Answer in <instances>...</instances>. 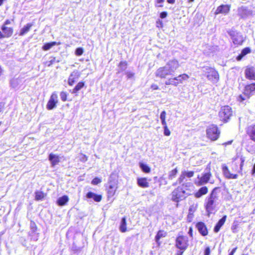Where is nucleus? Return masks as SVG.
Returning a JSON list of instances; mask_svg holds the SVG:
<instances>
[{"mask_svg":"<svg viewBox=\"0 0 255 255\" xmlns=\"http://www.w3.org/2000/svg\"><path fill=\"white\" fill-rule=\"evenodd\" d=\"M189 183H183L175 188L171 193V200L176 203V207L179 206V203L185 200L189 195L190 191Z\"/></svg>","mask_w":255,"mask_h":255,"instance_id":"1","label":"nucleus"},{"mask_svg":"<svg viewBox=\"0 0 255 255\" xmlns=\"http://www.w3.org/2000/svg\"><path fill=\"white\" fill-rule=\"evenodd\" d=\"M166 66L159 67L156 70L155 73L156 77L160 79L166 78L179 67L180 64L177 60L174 59L169 60Z\"/></svg>","mask_w":255,"mask_h":255,"instance_id":"2","label":"nucleus"},{"mask_svg":"<svg viewBox=\"0 0 255 255\" xmlns=\"http://www.w3.org/2000/svg\"><path fill=\"white\" fill-rule=\"evenodd\" d=\"M219 189V187H215L205 200L204 208L208 216H210L211 214L215 213L216 211V200L218 198L217 190Z\"/></svg>","mask_w":255,"mask_h":255,"instance_id":"3","label":"nucleus"},{"mask_svg":"<svg viewBox=\"0 0 255 255\" xmlns=\"http://www.w3.org/2000/svg\"><path fill=\"white\" fill-rule=\"evenodd\" d=\"M189 246V239L186 235H178L175 240V247L178 249L174 255H183Z\"/></svg>","mask_w":255,"mask_h":255,"instance_id":"4","label":"nucleus"},{"mask_svg":"<svg viewBox=\"0 0 255 255\" xmlns=\"http://www.w3.org/2000/svg\"><path fill=\"white\" fill-rule=\"evenodd\" d=\"M221 130L218 127L214 124L209 126L206 129V135L212 141L217 140L220 136Z\"/></svg>","mask_w":255,"mask_h":255,"instance_id":"5","label":"nucleus"},{"mask_svg":"<svg viewBox=\"0 0 255 255\" xmlns=\"http://www.w3.org/2000/svg\"><path fill=\"white\" fill-rule=\"evenodd\" d=\"M219 116L220 121L224 123L228 122L233 116L232 108L229 106L222 107L219 113Z\"/></svg>","mask_w":255,"mask_h":255,"instance_id":"6","label":"nucleus"},{"mask_svg":"<svg viewBox=\"0 0 255 255\" xmlns=\"http://www.w3.org/2000/svg\"><path fill=\"white\" fill-rule=\"evenodd\" d=\"M189 78V76L185 73L179 75L178 76L170 78L166 81V85H173L177 86L179 84H182L183 81L187 80Z\"/></svg>","mask_w":255,"mask_h":255,"instance_id":"7","label":"nucleus"},{"mask_svg":"<svg viewBox=\"0 0 255 255\" xmlns=\"http://www.w3.org/2000/svg\"><path fill=\"white\" fill-rule=\"evenodd\" d=\"M206 76L207 79L213 83H217L220 79L218 72L213 67H206Z\"/></svg>","mask_w":255,"mask_h":255,"instance_id":"8","label":"nucleus"},{"mask_svg":"<svg viewBox=\"0 0 255 255\" xmlns=\"http://www.w3.org/2000/svg\"><path fill=\"white\" fill-rule=\"evenodd\" d=\"M109 185L106 187L108 198L113 197L115 195L118 189L117 182L112 180H109Z\"/></svg>","mask_w":255,"mask_h":255,"instance_id":"9","label":"nucleus"},{"mask_svg":"<svg viewBox=\"0 0 255 255\" xmlns=\"http://www.w3.org/2000/svg\"><path fill=\"white\" fill-rule=\"evenodd\" d=\"M240 160V169L238 171V172L241 174V175L243 174V167L244 165V163L245 161V158L243 156H237L236 157L233 158L232 160V169L234 171H237V168L238 166V163H237L236 161L238 160Z\"/></svg>","mask_w":255,"mask_h":255,"instance_id":"10","label":"nucleus"},{"mask_svg":"<svg viewBox=\"0 0 255 255\" xmlns=\"http://www.w3.org/2000/svg\"><path fill=\"white\" fill-rule=\"evenodd\" d=\"M58 103V95L56 92H53L50 95L46 104V109L48 110H52L55 108Z\"/></svg>","mask_w":255,"mask_h":255,"instance_id":"11","label":"nucleus"},{"mask_svg":"<svg viewBox=\"0 0 255 255\" xmlns=\"http://www.w3.org/2000/svg\"><path fill=\"white\" fill-rule=\"evenodd\" d=\"M1 31H0V39L4 38H9L13 35L14 29L12 27L1 26Z\"/></svg>","mask_w":255,"mask_h":255,"instance_id":"12","label":"nucleus"},{"mask_svg":"<svg viewBox=\"0 0 255 255\" xmlns=\"http://www.w3.org/2000/svg\"><path fill=\"white\" fill-rule=\"evenodd\" d=\"M195 227L201 236L205 237L208 235L209 230L207 225L204 222L202 221L197 222L195 224Z\"/></svg>","mask_w":255,"mask_h":255,"instance_id":"13","label":"nucleus"},{"mask_svg":"<svg viewBox=\"0 0 255 255\" xmlns=\"http://www.w3.org/2000/svg\"><path fill=\"white\" fill-rule=\"evenodd\" d=\"M228 33L231 37L233 42L235 45H241L243 44L244 40L242 36L239 35L237 33H236V32L233 30H230Z\"/></svg>","mask_w":255,"mask_h":255,"instance_id":"14","label":"nucleus"},{"mask_svg":"<svg viewBox=\"0 0 255 255\" xmlns=\"http://www.w3.org/2000/svg\"><path fill=\"white\" fill-rule=\"evenodd\" d=\"M222 170L224 176L228 179H236L238 178V173H232L227 165L223 164L222 165Z\"/></svg>","mask_w":255,"mask_h":255,"instance_id":"15","label":"nucleus"},{"mask_svg":"<svg viewBox=\"0 0 255 255\" xmlns=\"http://www.w3.org/2000/svg\"><path fill=\"white\" fill-rule=\"evenodd\" d=\"M245 76L246 79L250 81H255V67L247 66L245 70Z\"/></svg>","mask_w":255,"mask_h":255,"instance_id":"16","label":"nucleus"},{"mask_svg":"<svg viewBox=\"0 0 255 255\" xmlns=\"http://www.w3.org/2000/svg\"><path fill=\"white\" fill-rule=\"evenodd\" d=\"M211 176L212 174L210 172L203 174L202 176L200 177L198 176V180L196 182V185L199 186L207 183Z\"/></svg>","mask_w":255,"mask_h":255,"instance_id":"17","label":"nucleus"},{"mask_svg":"<svg viewBox=\"0 0 255 255\" xmlns=\"http://www.w3.org/2000/svg\"><path fill=\"white\" fill-rule=\"evenodd\" d=\"M255 93V82L246 85L245 86L243 94L247 97H250Z\"/></svg>","mask_w":255,"mask_h":255,"instance_id":"18","label":"nucleus"},{"mask_svg":"<svg viewBox=\"0 0 255 255\" xmlns=\"http://www.w3.org/2000/svg\"><path fill=\"white\" fill-rule=\"evenodd\" d=\"M231 9L230 4H221L217 7L215 14L218 15L219 14H228Z\"/></svg>","mask_w":255,"mask_h":255,"instance_id":"19","label":"nucleus"},{"mask_svg":"<svg viewBox=\"0 0 255 255\" xmlns=\"http://www.w3.org/2000/svg\"><path fill=\"white\" fill-rule=\"evenodd\" d=\"M246 131L250 139L255 142V124L248 126L246 128Z\"/></svg>","mask_w":255,"mask_h":255,"instance_id":"20","label":"nucleus"},{"mask_svg":"<svg viewBox=\"0 0 255 255\" xmlns=\"http://www.w3.org/2000/svg\"><path fill=\"white\" fill-rule=\"evenodd\" d=\"M80 76V73L78 71H74L72 72L68 79V85L70 86H72L77 81Z\"/></svg>","mask_w":255,"mask_h":255,"instance_id":"21","label":"nucleus"},{"mask_svg":"<svg viewBox=\"0 0 255 255\" xmlns=\"http://www.w3.org/2000/svg\"><path fill=\"white\" fill-rule=\"evenodd\" d=\"M88 199H93L96 202H100L102 199V195L101 194H97L91 191L88 192L86 195Z\"/></svg>","mask_w":255,"mask_h":255,"instance_id":"22","label":"nucleus"},{"mask_svg":"<svg viewBox=\"0 0 255 255\" xmlns=\"http://www.w3.org/2000/svg\"><path fill=\"white\" fill-rule=\"evenodd\" d=\"M167 235V232L163 230H160L157 232V234L155 237V241L157 244L158 246H160L161 244V242L160 241V240L161 238L166 237Z\"/></svg>","mask_w":255,"mask_h":255,"instance_id":"23","label":"nucleus"},{"mask_svg":"<svg viewBox=\"0 0 255 255\" xmlns=\"http://www.w3.org/2000/svg\"><path fill=\"white\" fill-rule=\"evenodd\" d=\"M227 219V215H224L223 216V217L220 219L219 221L217 223L215 226L214 228V231L215 233H218L221 228L223 226V225L225 224L226 221Z\"/></svg>","mask_w":255,"mask_h":255,"instance_id":"24","label":"nucleus"},{"mask_svg":"<svg viewBox=\"0 0 255 255\" xmlns=\"http://www.w3.org/2000/svg\"><path fill=\"white\" fill-rule=\"evenodd\" d=\"M137 184L138 186L141 188H147L149 186L148 180L145 177H140L137 179Z\"/></svg>","mask_w":255,"mask_h":255,"instance_id":"25","label":"nucleus"},{"mask_svg":"<svg viewBox=\"0 0 255 255\" xmlns=\"http://www.w3.org/2000/svg\"><path fill=\"white\" fill-rule=\"evenodd\" d=\"M208 192V187L207 186H203L194 193V196L196 198H199L201 197L202 196L207 194Z\"/></svg>","mask_w":255,"mask_h":255,"instance_id":"26","label":"nucleus"},{"mask_svg":"<svg viewBox=\"0 0 255 255\" xmlns=\"http://www.w3.org/2000/svg\"><path fill=\"white\" fill-rule=\"evenodd\" d=\"M49 160L51 162V166L54 167L60 162L59 157L57 155L51 153L49 154Z\"/></svg>","mask_w":255,"mask_h":255,"instance_id":"27","label":"nucleus"},{"mask_svg":"<svg viewBox=\"0 0 255 255\" xmlns=\"http://www.w3.org/2000/svg\"><path fill=\"white\" fill-rule=\"evenodd\" d=\"M251 52V49L250 47H246L242 49L241 53L238 55L236 57L237 61H240L242 58L246 56L247 54H249Z\"/></svg>","mask_w":255,"mask_h":255,"instance_id":"28","label":"nucleus"},{"mask_svg":"<svg viewBox=\"0 0 255 255\" xmlns=\"http://www.w3.org/2000/svg\"><path fill=\"white\" fill-rule=\"evenodd\" d=\"M69 200V199L67 195H63L58 199L57 204L59 206H63L66 204Z\"/></svg>","mask_w":255,"mask_h":255,"instance_id":"29","label":"nucleus"},{"mask_svg":"<svg viewBox=\"0 0 255 255\" xmlns=\"http://www.w3.org/2000/svg\"><path fill=\"white\" fill-rule=\"evenodd\" d=\"M33 24L32 23H27L21 29L19 33V35L23 36L26 34L30 30Z\"/></svg>","mask_w":255,"mask_h":255,"instance_id":"30","label":"nucleus"},{"mask_svg":"<svg viewBox=\"0 0 255 255\" xmlns=\"http://www.w3.org/2000/svg\"><path fill=\"white\" fill-rule=\"evenodd\" d=\"M238 14L242 18H244L248 15V9L244 6H241L238 8Z\"/></svg>","mask_w":255,"mask_h":255,"instance_id":"31","label":"nucleus"},{"mask_svg":"<svg viewBox=\"0 0 255 255\" xmlns=\"http://www.w3.org/2000/svg\"><path fill=\"white\" fill-rule=\"evenodd\" d=\"M120 230L122 233H125L127 231V223L126 217H123L120 226Z\"/></svg>","mask_w":255,"mask_h":255,"instance_id":"32","label":"nucleus"},{"mask_svg":"<svg viewBox=\"0 0 255 255\" xmlns=\"http://www.w3.org/2000/svg\"><path fill=\"white\" fill-rule=\"evenodd\" d=\"M46 193L41 191H36L35 192V200L39 201L43 200L46 196Z\"/></svg>","mask_w":255,"mask_h":255,"instance_id":"33","label":"nucleus"},{"mask_svg":"<svg viewBox=\"0 0 255 255\" xmlns=\"http://www.w3.org/2000/svg\"><path fill=\"white\" fill-rule=\"evenodd\" d=\"M85 83L84 81H80L78 82L76 85V86L73 89L71 93H77L80 90H81L85 86Z\"/></svg>","mask_w":255,"mask_h":255,"instance_id":"34","label":"nucleus"},{"mask_svg":"<svg viewBox=\"0 0 255 255\" xmlns=\"http://www.w3.org/2000/svg\"><path fill=\"white\" fill-rule=\"evenodd\" d=\"M60 44V43H57L55 41L46 43L42 46V49L44 51H47L52 48L53 46L59 45Z\"/></svg>","mask_w":255,"mask_h":255,"instance_id":"35","label":"nucleus"},{"mask_svg":"<svg viewBox=\"0 0 255 255\" xmlns=\"http://www.w3.org/2000/svg\"><path fill=\"white\" fill-rule=\"evenodd\" d=\"M139 167L142 171L145 173H148L151 171L150 167L143 163H139Z\"/></svg>","mask_w":255,"mask_h":255,"instance_id":"36","label":"nucleus"},{"mask_svg":"<svg viewBox=\"0 0 255 255\" xmlns=\"http://www.w3.org/2000/svg\"><path fill=\"white\" fill-rule=\"evenodd\" d=\"M59 62V60H56V58L55 57H51V59L49 61H46L45 63V65L48 67H50L52 65Z\"/></svg>","mask_w":255,"mask_h":255,"instance_id":"37","label":"nucleus"},{"mask_svg":"<svg viewBox=\"0 0 255 255\" xmlns=\"http://www.w3.org/2000/svg\"><path fill=\"white\" fill-rule=\"evenodd\" d=\"M246 150L248 152L252 154H255V144L247 145Z\"/></svg>","mask_w":255,"mask_h":255,"instance_id":"38","label":"nucleus"},{"mask_svg":"<svg viewBox=\"0 0 255 255\" xmlns=\"http://www.w3.org/2000/svg\"><path fill=\"white\" fill-rule=\"evenodd\" d=\"M177 172H178L177 168H175L171 170L169 173V175H168L169 179H172L174 178H175Z\"/></svg>","mask_w":255,"mask_h":255,"instance_id":"39","label":"nucleus"},{"mask_svg":"<svg viewBox=\"0 0 255 255\" xmlns=\"http://www.w3.org/2000/svg\"><path fill=\"white\" fill-rule=\"evenodd\" d=\"M68 94L65 91H62L60 93L61 100L63 102H66L67 100Z\"/></svg>","mask_w":255,"mask_h":255,"instance_id":"40","label":"nucleus"},{"mask_svg":"<svg viewBox=\"0 0 255 255\" xmlns=\"http://www.w3.org/2000/svg\"><path fill=\"white\" fill-rule=\"evenodd\" d=\"M239 225L236 222H234L233 225L231 227V230L233 233H236L238 232Z\"/></svg>","mask_w":255,"mask_h":255,"instance_id":"41","label":"nucleus"},{"mask_svg":"<svg viewBox=\"0 0 255 255\" xmlns=\"http://www.w3.org/2000/svg\"><path fill=\"white\" fill-rule=\"evenodd\" d=\"M250 98V97H247L246 96H245L243 93V94H241L238 96L237 98V101L239 102H243L244 101L247 99H249Z\"/></svg>","mask_w":255,"mask_h":255,"instance_id":"42","label":"nucleus"},{"mask_svg":"<svg viewBox=\"0 0 255 255\" xmlns=\"http://www.w3.org/2000/svg\"><path fill=\"white\" fill-rule=\"evenodd\" d=\"M127 65L128 62L126 61H122L119 63L118 67L124 70L127 68Z\"/></svg>","mask_w":255,"mask_h":255,"instance_id":"43","label":"nucleus"},{"mask_svg":"<svg viewBox=\"0 0 255 255\" xmlns=\"http://www.w3.org/2000/svg\"><path fill=\"white\" fill-rule=\"evenodd\" d=\"M102 182V179L99 177H95L91 181V184L96 185H98Z\"/></svg>","mask_w":255,"mask_h":255,"instance_id":"44","label":"nucleus"},{"mask_svg":"<svg viewBox=\"0 0 255 255\" xmlns=\"http://www.w3.org/2000/svg\"><path fill=\"white\" fill-rule=\"evenodd\" d=\"M84 52V49L82 47H78L76 49L75 54L77 56H81L83 54Z\"/></svg>","mask_w":255,"mask_h":255,"instance_id":"45","label":"nucleus"},{"mask_svg":"<svg viewBox=\"0 0 255 255\" xmlns=\"http://www.w3.org/2000/svg\"><path fill=\"white\" fill-rule=\"evenodd\" d=\"M183 172H184L185 176L189 177V178L193 177L194 175V172L193 171H183Z\"/></svg>","mask_w":255,"mask_h":255,"instance_id":"46","label":"nucleus"},{"mask_svg":"<svg viewBox=\"0 0 255 255\" xmlns=\"http://www.w3.org/2000/svg\"><path fill=\"white\" fill-rule=\"evenodd\" d=\"M163 22L162 20L158 19L156 21V26L158 28H162L163 27Z\"/></svg>","mask_w":255,"mask_h":255,"instance_id":"47","label":"nucleus"},{"mask_svg":"<svg viewBox=\"0 0 255 255\" xmlns=\"http://www.w3.org/2000/svg\"><path fill=\"white\" fill-rule=\"evenodd\" d=\"M30 228L32 231L35 232L37 230V226L35 222L31 221L30 223Z\"/></svg>","mask_w":255,"mask_h":255,"instance_id":"48","label":"nucleus"},{"mask_svg":"<svg viewBox=\"0 0 255 255\" xmlns=\"http://www.w3.org/2000/svg\"><path fill=\"white\" fill-rule=\"evenodd\" d=\"M211 251L210 248L209 247H207L205 248L204 251V255H210L211 254Z\"/></svg>","mask_w":255,"mask_h":255,"instance_id":"49","label":"nucleus"},{"mask_svg":"<svg viewBox=\"0 0 255 255\" xmlns=\"http://www.w3.org/2000/svg\"><path fill=\"white\" fill-rule=\"evenodd\" d=\"M170 133V131L168 127H164V134L166 136H169Z\"/></svg>","mask_w":255,"mask_h":255,"instance_id":"50","label":"nucleus"},{"mask_svg":"<svg viewBox=\"0 0 255 255\" xmlns=\"http://www.w3.org/2000/svg\"><path fill=\"white\" fill-rule=\"evenodd\" d=\"M127 77L128 79L133 78L134 76V73L131 72H127L126 73Z\"/></svg>","mask_w":255,"mask_h":255,"instance_id":"51","label":"nucleus"},{"mask_svg":"<svg viewBox=\"0 0 255 255\" xmlns=\"http://www.w3.org/2000/svg\"><path fill=\"white\" fill-rule=\"evenodd\" d=\"M194 217V214L192 213H188V214L187 215V220L188 222H191L193 219V218Z\"/></svg>","mask_w":255,"mask_h":255,"instance_id":"52","label":"nucleus"},{"mask_svg":"<svg viewBox=\"0 0 255 255\" xmlns=\"http://www.w3.org/2000/svg\"><path fill=\"white\" fill-rule=\"evenodd\" d=\"M185 175L183 172H182V174L180 175V177L178 178V181L179 183H181L183 181L184 178H185Z\"/></svg>","mask_w":255,"mask_h":255,"instance_id":"53","label":"nucleus"},{"mask_svg":"<svg viewBox=\"0 0 255 255\" xmlns=\"http://www.w3.org/2000/svg\"><path fill=\"white\" fill-rule=\"evenodd\" d=\"M166 112L165 111H162L160 114V119H161V120L162 121V120H165V119H166Z\"/></svg>","mask_w":255,"mask_h":255,"instance_id":"54","label":"nucleus"},{"mask_svg":"<svg viewBox=\"0 0 255 255\" xmlns=\"http://www.w3.org/2000/svg\"><path fill=\"white\" fill-rule=\"evenodd\" d=\"M167 16V12L166 11H162L160 13V17L161 18H164Z\"/></svg>","mask_w":255,"mask_h":255,"instance_id":"55","label":"nucleus"},{"mask_svg":"<svg viewBox=\"0 0 255 255\" xmlns=\"http://www.w3.org/2000/svg\"><path fill=\"white\" fill-rule=\"evenodd\" d=\"M13 19L10 20V19H7L4 21V22H3L2 25H4L5 26H7V25L10 24L11 23V21H13Z\"/></svg>","mask_w":255,"mask_h":255,"instance_id":"56","label":"nucleus"},{"mask_svg":"<svg viewBox=\"0 0 255 255\" xmlns=\"http://www.w3.org/2000/svg\"><path fill=\"white\" fill-rule=\"evenodd\" d=\"M196 210V208L194 206H191L189 208V213H192L194 214Z\"/></svg>","mask_w":255,"mask_h":255,"instance_id":"57","label":"nucleus"},{"mask_svg":"<svg viewBox=\"0 0 255 255\" xmlns=\"http://www.w3.org/2000/svg\"><path fill=\"white\" fill-rule=\"evenodd\" d=\"M151 88L153 90H157L159 89L158 86L157 84H152L151 85Z\"/></svg>","mask_w":255,"mask_h":255,"instance_id":"58","label":"nucleus"},{"mask_svg":"<svg viewBox=\"0 0 255 255\" xmlns=\"http://www.w3.org/2000/svg\"><path fill=\"white\" fill-rule=\"evenodd\" d=\"M188 234L190 237L192 238L193 237V227H190L189 228V230Z\"/></svg>","mask_w":255,"mask_h":255,"instance_id":"59","label":"nucleus"},{"mask_svg":"<svg viewBox=\"0 0 255 255\" xmlns=\"http://www.w3.org/2000/svg\"><path fill=\"white\" fill-rule=\"evenodd\" d=\"M237 249V247L234 248L232 251L230 253L229 255H234Z\"/></svg>","mask_w":255,"mask_h":255,"instance_id":"60","label":"nucleus"},{"mask_svg":"<svg viewBox=\"0 0 255 255\" xmlns=\"http://www.w3.org/2000/svg\"><path fill=\"white\" fill-rule=\"evenodd\" d=\"M162 124L163 125L164 127H167V123L166 122V120H162L161 121Z\"/></svg>","mask_w":255,"mask_h":255,"instance_id":"61","label":"nucleus"},{"mask_svg":"<svg viewBox=\"0 0 255 255\" xmlns=\"http://www.w3.org/2000/svg\"><path fill=\"white\" fill-rule=\"evenodd\" d=\"M164 1V0H156L155 3L156 4H159V3H163Z\"/></svg>","mask_w":255,"mask_h":255,"instance_id":"62","label":"nucleus"},{"mask_svg":"<svg viewBox=\"0 0 255 255\" xmlns=\"http://www.w3.org/2000/svg\"><path fill=\"white\" fill-rule=\"evenodd\" d=\"M167 1L168 3L173 4L175 3V0H167Z\"/></svg>","mask_w":255,"mask_h":255,"instance_id":"63","label":"nucleus"},{"mask_svg":"<svg viewBox=\"0 0 255 255\" xmlns=\"http://www.w3.org/2000/svg\"><path fill=\"white\" fill-rule=\"evenodd\" d=\"M255 173V163H254L253 165V167L252 170V174L253 175Z\"/></svg>","mask_w":255,"mask_h":255,"instance_id":"64","label":"nucleus"}]
</instances>
